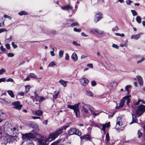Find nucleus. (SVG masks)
<instances>
[{"mask_svg":"<svg viewBox=\"0 0 145 145\" xmlns=\"http://www.w3.org/2000/svg\"><path fill=\"white\" fill-rule=\"evenodd\" d=\"M4 131L8 136L6 138L7 142L5 145H12L13 144L12 141L15 140L14 137L16 136L17 131L16 127L12 126L10 124L8 123V125L6 124L4 126Z\"/></svg>","mask_w":145,"mask_h":145,"instance_id":"1","label":"nucleus"},{"mask_svg":"<svg viewBox=\"0 0 145 145\" xmlns=\"http://www.w3.org/2000/svg\"><path fill=\"white\" fill-rule=\"evenodd\" d=\"M61 130H59L58 129H57L54 132L51 133L48 138H47V140L51 141L54 140L59 135L61 134Z\"/></svg>","mask_w":145,"mask_h":145,"instance_id":"2","label":"nucleus"},{"mask_svg":"<svg viewBox=\"0 0 145 145\" xmlns=\"http://www.w3.org/2000/svg\"><path fill=\"white\" fill-rule=\"evenodd\" d=\"M68 134L69 135H76L78 136H80L81 133L80 131L75 128H71L69 130Z\"/></svg>","mask_w":145,"mask_h":145,"instance_id":"3","label":"nucleus"},{"mask_svg":"<svg viewBox=\"0 0 145 145\" xmlns=\"http://www.w3.org/2000/svg\"><path fill=\"white\" fill-rule=\"evenodd\" d=\"M79 105L80 103H78L73 105H67V107L68 108L74 110L76 117H78V113L79 112V108L78 106Z\"/></svg>","mask_w":145,"mask_h":145,"instance_id":"4","label":"nucleus"},{"mask_svg":"<svg viewBox=\"0 0 145 145\" xmlns=\"http://www.w3.org/2000/svg\"><path fill=\"white\" fill-rule=\"evenodd\" d=\"M125 127V125L123 124L122 119L120 117H118L117 119L116 122V127L119 130H123Z\"/></svg>","mask_w":145,"mask_h":145,"instance_id":"5","label":"nucleus"},{"mask_svg":"<svg viewBox=\"0 0 145 145\" xmlns=\"http://www.w3.org/2000/svg\"><path fill=\"white\" fill-rule=\"evenodd\" d=\"M80 107L82 108V111L83 112H84L85 113H88L89 110L90 111V109H92V107L88 105H86L85 103H82L80 104Z\"/></svg>","mask_w":145,"mask_h":145,"instance_id":"6","label":"nucleus"},{"mask_svg":"<svg viewBox=\"0 0 145 145\" xmlns=\"http://www.w3.org/2000/svg\"><path fill=\"white\" fill-rule=\"evenodd\" d=\"M145 112V105H139L136 111V114L141 116Z\"/></svg>","mask_w":145,"mask_h":145,"instance_id":"7","label":"nucleus"},{"mask_svg":"<svg viewBox=\"0 0 145 145\" xmlns=\"http://www.w3.org/2000/svg\"><path fill=\"white\" fill-rule=\"evenodd\" d=\"M12 105L14 106L13 108L18 110H20L22 107V105H20V102L18 101H16L13 102Z\"/></svg>","mask_w":145,"mask_h":145,"instance_id":"8","label":"nucleus"},{"mask_svg":"<svg viewBox=\"0 0 145 145\" xmlns=\"http://www.w3.org/2000/svg\"><path fill=\"white\" fill-rule=\"evenodd\" d=\"M48 142H50L47 140V139L42 138H39L38 139V142L40 144L42 145H48L49 144Z\"/></svg>","mask_w":145,"mask_h":145,"instance_id":"9","label":"nucleus"},{"mask_svg":"<svg viewBox=\"0 0 145 145\" xmlns=\"http://www.w3.org/2000/svg\"><path fill=\"white\" fill-rule=\"evenodd\" d=\"M102 18V14L100 13L96 14L94 17V21L95 23H97Z\"/></svg>","mask_w":145,"mask_h":145,"instance_id":"10","label":"nucleus"},{"mask_svg":"<svg viewBox=\"0 0 145 145\" xmlns=\"http://www.w3.org/2000/svg\"><path fill=\"white\" fill-rule=\"evenodd\" d=\"M81 140H85L91 141L92 138L89 134H87L80 137Z\"/></svg>","mask_w":145,"mask_h":145,"instance_id":"11","label":"nucleus"},{"mask_svg":"<svg viewBox=\"0 0 145 145\" xmlns=\"http://www.w3.org/2000/svg\"><path fill=\"white\" fill-rule=\"evenodd\" d=\"M33 134L31 133L25 134L22 135V138L23 140H26L30 138L33 137Z\"/></svg>","mask_w":145,"mask_h":145,"instance_id":"12","label":"nucleus"},{"mask_svg":"<svg viewBox=\"0 0 145 145\" xmlns=\"http://www.w3.org/2000/svg\"><path fill=\"white\" fill-rule=\"evenodd\" d=\"M90 111L91 113V115H93L94 116H96L98 115L100 113V112L98 111L94 110L93 108L92 109H90Z\"/></svg>","mask_w":145,"mask_h":145,"instance_id":"13","label":"nucleus"},{"mask_svg":"<svg viewBox=\"0 0 145 145\" xmlns=\"http://www.w3.org/2000/svg\"><path fill=\"white\" fill-rule=\"evenodd\" d=\"M80 82L82 85L85 86L88 82V80L86 78H83L80 80Z\"/></svg>","mask_w":145,"mask_h":145,"instance_id":"14","label":"nucleus"},{"mask_svg":"<svg viewBox=\"0 0 145 145\" xmlns=\"http://www.w3.org/2000/svg\"><path fill=\"white\" fill-rule=\"evenodd\" d=\"M110 122H108L107 123L102 125V130L105 133V129L106 128H108L110 126Z\"/></svg>","mask_w":145,"mask_h":145,"instance_id":"15","label":"nucleus"},{"mask_svg":"<svg viewBox=\"0 0 145 145\" xmlns=\"http://www.w3.org/2000/svg\"><path fill=\"white\" fill-rule=\"evenodd\" d=\"M143 35V33H140L138 34L137 35H132L131 37V39H139L140 36Z\"/></svg>","mask_w":145,"mask_h":145,"instance_id":"16","label":"nucleus"},{"mask_svg":"<svg viewBox=\"0 0 145 145\" xmlns=\"http://www.w3.org/2000/svg\"><path fill=\"white\" fill-rule=\"evenodd\" d=\"M61 8L63 10H67L69 11L70 10H72L73 7L71 5H68L64 7H61Z\"/></svg>","mask_w":145,"mask_h":145,"instance_id":"17","label":"nucleus"},{"mask_svg":"<svg viewBox=\"0 0 145 145\" xmlns=\"http://www.w3.org/2000/svg\"><path fill=\"white\" fill-rule=\"evenodd\" d=\"M137 79L139 84L142 86L143 84V80L142 77L140 76H138L137 77Z\"/></svg>","mask_w":145,"mask_h":145,"instance_id":"18","label":"nucleus"},{"mask_svg":"<svg viewBox=\"0 0 145 145\" xmlns=\"http://www.w3.org/2000/svg\"><path fill=\"white\" fill-rule=\"evenodd\" d=\"M59 82L61 83L64 87H65L67 86V83L68 82L64 81L62 79H61L59 81Z\"/></svg>","mask_w":145,"mask_h":145,"instance_id":"19","label":"nucleus"},{"mask_svg":"<svg viewBox=\"0 0 145 145\" xmlns=\"http://www.w3.org/2000/svg\"><path fill=\"white\" fill-rule=\"evenodd\" d=\"M131 97V95H127L126 96L124 97H123V99L124 100H127V104L128 105L130 102V99H129V98Z\"/></svg>","mask_w":145,"mask_h":145,"instance_id":"20","label":"nucleus"},{"mask_svg":"<svg viewBox=\"0 0 145 145\" xmlns=\"http://www.w3.org/2000/svg\"><path fill=\"white\" fill-rule=\"evenodd\" d=\"M6 117V114L3 112L2 111L0 110V118L3 119V120L5 119Z\"/></svg>","mask_w":145,"mask_h":145,"instance_id":"21","label":"nucleus"},{"mask_svg":"<svg viewBox=\"0 0 145 145\" xmlns=\"http://www.w3.org/2000/svg\"><path fill=\"white\" fill-rule=\"evenodd\" d=\"M124 102H125V100L124 99H123V98L121 100L119 104V106H118L116 107V108L117 109H118L120 107H122L124 105Z\"/></svg>","mask_w":145,"mask_h":145,"instance_id":"22","label":"nucleus"},{"mask_svg":"<svg viewBox=\"0 0 145 145\" xmlns=\"http://www.w3.org/2000/svg\"><path fill=\"white\" fill-rule=\"evenodd\" d=\"M71 57L72 59L75 61H76L78 59L77 55L75 52H74L72 54Z\"/></svg>","mask_w":145,"mask_h":145,"instance_id":"23","label":"nucleus"},{"mask_svg":"<svg viewBox=\"0 0 145 145\" xmlns=\"http://www.w3.org/2000/svg\"><path fill=\"white\" fill-rule=\"evenodd\" d=\"M132 116L133 120L130 123V124H131L134 123H137V119L135 115L132 114Z\"/></svg>","mask_w":145,"mask_h":145,"instance_id":"24","label":"nucleus"},{"mask_svg":"<svg viewBox=\"0 0 145 145\" xmlns=\"http://www.w3.org/2000/svg\"><path fill=\"white\" fill-rule=\"evenodd\" d=\"M35 114L38 116H41L43 114V112L40 110H38L35 112Z\"/></svg>","mask_w":145,"mask_h":145,"instance_id":"25","label":"nucleus"},{"mask_svg":"<svg viewBox=\"0 0 145 145\" xmlns=\"http://www.w3.org/2000/svg\"><path fill=\"white\" fill-rule=\"evenodd\" d=\"M25 93H27L29 91L31 88V86L29 85H28L25 86Z\"/></svg>","mask_w":145,"mask_h":145,"instance_id":"26","label":"nucleus"},{"mask_svg":"<svg viewBox=\"0 0 145 145\" xmlns=\"http://www.w3.org/2000/svg\"><path fill=\"white\" fill-rule=\"evenodd\" d=\"M110 85L111 87H114L117 85L116 82L115 81H111L110 83Z\"/></svg>","mask_w":145,"mask_h":145,"instance_id":"27","label":"nucleus"},{"mask_svg":"<svg viewBox=\"0 0 145 145\" xmlns=\"http://www.w3.org/2000/svg\"><path fill=\"white\" fill-rule=\"evenodd\" d=\"M68 127H69L68 125H67L62 127L58 129L59 130H61V133H63V130H66V129Z\"/></svg>","mask_w":145,"mask_h":145,"instance_id":"28","label":"nucleus"},{"mask_svg":"<svg viewBox=\"0 0 145 145\" xmlns=\"http://www.w3.org/2000/svg\"><path fill=\"white\" fill-rule=\"evenodd\" d=\"M136 20L137 22L138 23H140L141 22V17L139 16H138L136 18Z\"/></svg>","mask_w":145,"mask_h":145,"instance_id":"29","label":"nucleus"},{"mask_svg":"<svg viewBox=\"0 0 145 145\" xmlns=\"http://www.w3.org/2000/svg\"><path fill=\"white\" fill-rule=\"evenodd\" d=\"M7 93L11 97L13 98L14 97V95L13 93V91H12L10 90H8L7 91Z\"/></svg>","mask_w":145,"mask_h":145,"instance_id":"30","label":"nucleus"},{"mask_svg":"<svg viewBox=\"0 0 145 145\" xmlns=\"http://www.w3.org/2000/svg\"><path fill=\"white\" fill-rule=\"evenodd\" d=\"M110 140V137L109 136V133H107L106 135V138L105 141L106 143H108Z\"/></svg>","mask_w":145,"mask_h":145,"instance_id":"31","label":"nucleus"},{"mask_svg":"<svg viewBox=\"0 0 145 145\" xmlns=\"http://www.w3.org/2000/svg\"><path fill=\"white\" fill-rule=\"evenodd\" d=\"M55 94L53 95V99L54 100H55L57 98L59 93V92L57 91L56 92L55 91Z\"/></svg>","mask_w":145,"mask_h":145,"instance_id":"32","label":"nucleus"},{"mask_svg":"<svg viewBox=\"0 0 145 145\" xmlns=\"http://www.w3.org/2000/svg\"><path fill=\"white\" fill-rule=\"evenodd\" d=\"M18 14L19 15L22 16L23 15H26L27 14V13L24 11H22L19 12H18Z\"/></svg>","mask_w":145,"mask_h":145,"instance_id":"33","label":"nucleus"},{"mask_svg":"<svg viewBox=\"0 0 145 145\" xmlns=\"http://www.w3.org/2000/svg\"><path fill=\"white\" fill-rule=\"evenodd\" d=\"M131 87V86L130 85H127L125 87V89L127 92L128 95H129V88H130Z\"/></svg>","mask_w":145,"mask_h":145,"instance_id":"34","label":"nucleus"},{"mask_svg":"<svg viewBox=\"0 0 145 145\" xmlns=\"http://www.w3.org/2000/svg\"><path fill=\"white\" fill-rule=\"evenodd\" d=\"M64 53V51L63 50H60L59 52V57L61 58L63 56Z\"/></svg>","mask_w":145,"mask_h":145,"instance_id":"35","label":"nucleus"},{"mask_svg":"<svg viewBox=\"0 0 145 145\" xmlns=\"http://www.w3.org/2000/svg\"><path fill=\"white\" fill-rule=\"evenodd\" d=\"M86 94L88 96H89L93 97V93L90 91H86Z\"/></svg>","mask_w":145,"mask_h":145,"instance_id":"36","label":"nucleus"},{"mask_svg":"<svg viewBox=\"0 0 145 145\" xmlns=\"http://www.w3.org/2000/svg\"><path fill=\"white\" fill-rule=\"evenodd\" d=\"M29 75L31 77L33 78H37L36 75L34 73H30L29 74Z\"/></svg>","mask_w":145,"mask_h":145,"instance_id":"37","label":"nucleus"},{"mask_svg":"<svg viewBox=\"0 0 145 145\" xmlns=\"http://www.w3.org/2000/svg\"><path fill=\"white\" fill-rule=\"evenodd\" d=\"M7 56L8 57H13L14 56V54L12 53L9 52L7 54Z\"/></svg>","mask_w":145,"mask_h":145,"instance_id":"38","label":"nucleus"},{"mask_svg":"<svg viewBox=\"0 0 145 145\" xmlns=\"http://www.w3.org/2000/svg\"><path fill=\"white\" fill-rule=\"evenodd\" d=\"M56 64L54 61H52L50 62L48 65L49 67H52L54 66Z\"/></svg>","mask_w":145,"mask_h":145,"instance_id":"39","label":"nucleus"},{"mask_svg":"<svg viewBox=\"0 0 145 145\" xmlns=\"http://www.w3.org/2000/svg\"><path fill=\"white\" fill-rule=\"evenodd\" d=\"M6 72V70L4 68H2L0 70V75Z\"/></svg>","mask_w":145,"mask_h":145,"instance_id":"40","label":"nucleus"},{"mask_svg":"<svg viewBox=\"0 0 145 145\" xmlns=\"http://www.w3.org/2000/svg\"><path fill=\"white\" fill-rule=\"evenodd\" d=\"M60 140H58L57 141L54 142L51 145H57L58 143L60 142Z\"/></svg>","mask_w":145,"mask_h":145,"instance_id":"41","label":"nucleus"},{"mask_svg":"<svg viewBox=\"0 0 145 145\" xmlns=\"http://www.w3.org/2000/svg\"><path fill=\"white\" fill-rule=\"evenodd\" d=\"M0 49L1 51H2L4 52L5 53H6L7 52H6V49L4 48L3 46H1L0 47Z\"/></svg>","mask_w":145,"mask_h":145,"instance_id":"42","label":"nucleus"},{"mask_svg":"<svg viewBox=\"0 0 145 145\" xmlns=\"http://www.w3.org/2000/svg\"><path fill=\"white\" fill-rule=\"evenodd\" d=\"M131 11L134 16L137 15V12L135 10H131Z\"/></svg>","mask_w":145,"mask_h":145,"instance_id":"43","label":"nucleus"},{"mask_svg":"<svg viewBox=\"0 0 145 145\" xmlns=\"http://www.w3.org/2000/svg\"><path fill=\"white\" fill-rule=\"evenodd\" d=\"M12 39V37L11 36H10L9 38L5 40V41L7 42H9Z\"/></svg>","mask_w":145,"mask_h":145,"instance_id":"44","label":"nucleus"},{"mask_svg":"<svg viewBox=\"0 0 145 145\" xmlns=\"http://www.w3.org/2000/svg\"><path fill=\"white\" fill-rule=\"evenodd\" d=\"M138 138H140L142 135V133L140 130H138Z\"/></svg>","mask_w":145,"mask_h":145,"instance_id":"45","label":"nucleus"},{"mask_svg":"<svg viewBox=\"0 0 145 145\" xmlns=\"http://www.w3.org/2000/svg\"><path fill=\"white\" fill-rule=\"evenodd\" d=\"M115 35L116 36H120L121 37H124L125 36L124 35L123 33L120 34V33H116Z\"/></svg>","mask_w":145,"mask_h":145,"instance_id":"46","label":"nucleus"},{"mask_svg":"<svg viewBox=\"0 0 145 145\" xmlns=\"http://www.w3.org/2000/svg\"><path fill=\"white\" fill-rule=\"evenodd\" d=\"M97 30V29H93L90 30V32L94 33L96 32Z\"/></svg>","mask_w":145,"mask_h":145,"instance_id":"47","label":"nucleus"},{"mask_svg":"<svg viewBox=\"0 0 145 145\" xmlns=\"http://www.w3.org/2000/svg\"><path fill=\"white\" fill-rule=\"evenodd\" d=\"M12 45L14 48H16L17 47V45L15 44V43L14 42L12 43Z\"/></svg>","mask_w":145,"mask_h":145,"instance_id":"48","label":"nucleus"},{"mask_svg":"<svg viewBox=\"0 0 145 145\" xmlns=\"http://www.w3.org/2000/svg\"><path fill=\"white\" fill-rule=\"evenodd\" d=\"M145 60V59L144 58H142L140 60L138 61L137 62V64H138L140 63L141 62H142L144 61Z\"/></svg>","mask_w":145,"mask_h":145,"instance_id":"49","label":"nucleus"},{"mask_svg":"<svg viewBox=\"0 0 145 145\" xmlns=\"http://www.w3.org/2000/svg\"><path fill=\"white\" fill-rule=\"evenodd\" d=\"M72 44L76 46H80V44H78L76 41H74L72 42Z\"/></svg>","mask_w":145,"mask_h":145,"instance_id":"50","label":"nucleus"},{"mask_svg":"<svg viewBox=\"0 0 145 145\" xmlns=\"http://www.w3.org/2000/svg\"><path fill=\"white\" fill-rule=\"evenodd\" d=\"M5 46H6V48L8 49L9 50L10 49V45L9 44H6L5 45Z\"/></svg>","mask_w":145,"mask_h":145,"instance_id":"51","label":"nucleus"},{"mask_svg":"<svg viewBox=\"0 0 145 145\" xmlns=\"http://www.w3.org/2000/svg\"><path fill=\"white\" fill-rule=\"evenodd\" d=\"M126 2L127 4L130 5L133 2L130 0H128L126 1Z\"/></svg>","mask_w":145,"mask_h":145,"instance_id":"52","label":"nucleus"},{"mask_svg":"<svg viewBox=\"0 0 145 145\" xmlns=\"http://www.w3.org/2000/svg\"><path fill=\"white\" fill-rule=\"evenodd\" d=\"M96 32L100 34H103V32L102 31L98 29H97Z\"/></svg>","mask_w":145,"mask_h":145,"instance_id":"53","label":"nucleus"},{"mask_svg":"<svg viewBox=\"0 0 145 145\" xmlns=\"http://www.w3.org/2000/svg\"><path fill=\"white\" fill-rule=\"evenodd\" d=\"M4 26L5 25L3 22H0V27H4Z\"/></svg>","mask_w":145,"mask_h":145,"instance_id":"54","label":"nucleus"},{"mask_svg":"<svg viewBox=\"0 0 145 145\" xmlns=\"http://www.w3.org/2000/svg\"><path fill=\"white\" fill-rule=\"evenodd\" d=\"M0 101L4 103H7V102H6L5 100L4 99L0 98Z\"/></svg>","mask_w":145,"mask_h":145,"instance_id":"55","label":"nucleus"},{"mask_svg":"<svg viewBox=\"0 0 145 145\" xmlns=\"http://www.w3.org/2000/svg\"><path fill=\"white\" fill-rule=\"evenodd\" d=\"M96 83L95 81H93L91 82V85L92 86H94L96 85Z\"/></svg>","mask_w":145,"mask_h":145,"instance_id":"56","label":"nucleus"},{"mask_svg":"<svg viewBox=\"0 0 145 145\" xmlns=\"http://www.w3.org/2000/svg\"><path fill=\"white\" fill-rule=\"evenodd\" d=\"M74 30L76 32H80L81 31V29H77L76 28H74Z\"/></svg>","mask_w":145,"mask_h":145,"instance_id":"57","label":"nucleus"},{"mask_svg":"<svg viewBox=\"0 0 145 145\" xmlns=\"http://www.w3.org/2000/svg\"><path fill=\"white\" fill-rule=\"evenodd\" d=\"M5 31H7V30L5 29H0V33L4 32Z\"/></svg>","mask_w":145,"mask_h":145,"instance_id":"58","label":"nucleus"},{"mask_svg":"<svg viewBox=\"0 0 145 145\" xmlns=\"http://www.w3.org/2000/svg\"><path fill=\"white\" fill-rule=\"evenodd\" d=\"M92 3L93 4H95L98 2V0H91Z\"/></svg>","mask_w":145,"mask_h":145,"instance_id":"59","label":"nucleus"},{"mask_svg":"<svg viewBox=\"0 0 145 145\" xmlns=\"http://www.w3.org/2000/svg\"><path fill=\"white\" fill-rule=\"evenodd\" d=\"M78 25V24L77 22H76L73 23H72L71 24V26H74Z\"/></svg>","mask_w":145,"mask_h":145,"instance_id":"60","label":"nucleus"},{"mask_svg":"<svg viewBox=\"0 0 145 145\" xmlns=\"http://www.w3.org/2000/svg\"><path fill=\"white\" fill-rule=\"evenodd\" d=\"M69 57L68 54H66L65 57V59L66 60H68L69 59Z\"/></svg>","mask_w":145,"mask_h":145,"instance_id":"61","label":"nucleus"},{"mask_svg":"<svg viewBox=\"0 0 145 145\" xmlns=\"http://www.w3.org/2000/svg\"><path fill=\"white\" fill-rule=\"evenodd\" d=\"M112 46L113 47L117 49H118L119 47V46H118L115 44H112Z\"/></svg>","mask_w":145,"mask_h":145,"instance_id":"62","label":"nucleus"},{"mask_svg":"<svg viewBox=\"0 0 145 145\" xmlns=\"http://www.w3.org/2000/svg\"><path fill=\"white\" fill-rule=\"evenodd\" d=\"M4 17L5 18H8L10 19H11V18L10 16L7 15H4Z\"/></svg>","mask_w":145,"mask_h":145,"instance_id":"63","label":"nucleus"},{"mask_svg":"<svg viewBox=\"0 0 145 145\" xmlns=\"http://www.w3.org/2000/svg\"><path fill=\"white\" fill-rule=\"evenodd\" d=\"M50 54L52 56H55V54H54V52L53 51H51L50 52Z\"/></svg>","mask_w":145,"mask_h":145,"instance_id":"64","label":"nucleus"}]
</instances>
